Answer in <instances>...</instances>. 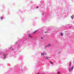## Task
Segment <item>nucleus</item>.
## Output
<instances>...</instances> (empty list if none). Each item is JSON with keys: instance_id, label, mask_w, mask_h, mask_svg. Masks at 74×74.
<instances>
[{"instance_id": "obj_1", "label": "nucleus", "mask_w": 74, "mask_h": 74, "mask_svg": "<svg viewBox=\"0 0 74 74\" xmlns=\"http://www.w3.org/2000/svg\"><path fill=\"white\" fill-rule=\"evenodd\" d=\"M6 56H7V54H4V56H3V59H5L6 58Z\"/></svg>"}, {"instance_id": "obj_2", "label": "nucleus", "mask_w": 74, "mask_h": 74, "mask_svg": "<svg viewBox=\"0 0 74 74\" xmlns=\"http://www.w3.org/2000/svg\"><path fill=\"white\" fill-rule=\"evenodd\" d=\"M51 46V44H49V45H47L46 46V47H50Z\"/></svg>"}, {"instance_id": "obj_3", "label": "nucleus", "mask_w": 74, "mask_h": 74, "mask_svg": "<svg viewBox=\"0 0 74 74\" xmlns=\"http://www.w3.org/2000/svg\"><path fill=\"white\" fill-rule=\"evenodd\" d=\"M73 68L74 67L73 66L72 67V68H71V71H72L73 70Z\"/></svg>"}, {"instance_id": "obj_4", "label": "nucleus", "mask_w": 74, "mask_h": 74, "mask_svg": "<svg viewBox=\"0 0 74 74\" xmlns=\"http://www.w3.org/2000/svg\"><path fill=\"white\" fill-rule=\"evenodd\" d=\"M45 58H46V59H48L49 58V57H45Z\"/></svg>"}, {"instance_id": "obj_5", "label": "nucleus", "mask_w": 74, "mask_h": 74, "mask_svg": "<svg viewBox=\"0 0 74 74\" xmlns=\"http://www.w3.org/2000/svg\"><path fill=\"white\" fill-rule=\"evenodd\" d=\"M38 31V30H37L35 31V32H33V33H34V34L35 33H36V32H37Z\"/></svg>"}, {"instance_id": "obj_6", "label": "nucleus", "mask_w": 74, "mask_h": 74, "mask_svg": "<svg viewBox=\"0 0 74 74\" xmlns=\"http://www.w3.org/2000/svg\"><path fill=\"white\" fill-rule=\"evenodd\" d=\"M50 63L52 65H53V63L51 61H50Z\"/></svg>"}, {"instance_id": "obj_7", "label": "nucleus", "mask_w": 74, "mask_h": 74, "mask_svg": "<svg viewBox=\"0 0 74 74\" xmlns=\"http://www.w3.org/2000/svg\"><path fill=\"white\" fill-rule=\"evenodd\" d=\"M74 16H73V15H72V16H71V18H72V19H73V17Z\"/></svg>"}, {"instance_id": "obj_8", "label": "nucleus", "mask_w": 74, "mask_h": 74, "mask_svg": "<svg viewBox=\"0 0 74 74\" xmlns=\"http://www.w3.org/2000/svg\"><path fill=\"white\" fill-rule=\"evenodd\" d=\"M29 37H32V36H31L30 35H29Z\"/></svg>"}, {"instance_id": "obj_9", "label": "nucleus", "mask_w": 74, "mask_h": 74, "mask_svg": "<svg viewBox=\"0 0 74 74\" xmlns=\"http://www.w3.org/2000/svg\"><path fill=\"white\" fill-rule=\"evenodd\" d=\"M63 34H62V33H61V36H63Z\"/></svg>"}, {"instance_id": "obj_10", "label": "nucleus", "mask_w": 74, "mask_h": 74, "mask_svg": "<svg viewBox=\"0 0 74 74\" xmlns=\"http://www.w3.org/2000/svg\"><path fill=\"white\" fill-rule=\"evenodd\" d=\"M71 62H70V63H69V65L71 66Z\"/></svg>"}, {"instance_id": "obj_11", "label": "nucleus", "mask_w": 74, "mask_h": 74, "mask_svg": "<svg viewBox=\"0 0 74 74\" xmlns=\"http://www.w3.org/2000/svg\"><path fill=\"white\" fill-rule=\"evenodd\" d=\"M44 54L43 53H41V55H44Z\"/></svg>"}, {"instance_id": "obj_12", "label": "nucleus", "mask_w": 74, "mask_h": 74, "mask_svg": "<svg viewBox=\"0 0 74 74\" xmlns=\"http://www.w3.org/2000/svg\"><path fill=\"white\" fill-rule=\"evenodd\" d=\"M60 74V72L59 71L58 72V74Z\"/></svg>"}, {"instance_id": "obj_13", "label": "nucleus", "mask_w": 74, "mask_h": 74, "mask_svg": "<svg viewBox=\"0 0 74 74\" xmlns=\"http://www.w3.org/2000/svg\"><path fill=\"white\" fill-rule=\"evenodd\" d=\"M3 17H1V19H3Z\"/></svg>"}, {"instance_id": "obj_14", "label": "nucleus", "mask_w": 74, "mask_h": 74, "mask_svg": "<svg viewBox=\"0 0 74 74\" xmlns=\"http://www.w3.org/2000/svg\"><path fill=\"white\" fill-rule=\"evenodd\" d=\"M41 39H43V37L41 38Z\"/></svg>"}, {"instance_id": "obj_15", "label": "nucleus", "mask_w": 74, "mask_h": 74, "mask_svg": "<svg viewBox=\"0 0 74 74\" xmlns=\"http://www.w3.org/2000/svg\"><path fill=\"white\" fill-rule=\"evenodd\" d=\"M38 8V6H37V8Z\"/></svg>"}, {"instance_id": "obj_16", "label": "nucleus", "mask_w": 74, "mask_h": 74, "mask_svg": "<svg viewBox=\"0 0 74 74\" xmlns=\"http://www.w3.org/2000/svg\"><path fill=\"white\" fill-rule=\"evenodd\" d=\"M37 74H39V73H37Z\"/></svg>"}, {"instance_id": "obj_17", "label": "nucleus", "mask_w": 74, "mask_h": 74, "mask_svg": "<svg viewBox=\"0 0 74 74\" xmlns=\"http://www.w3.org/2000/svg\"><path fill=\"white\" fill-rule=\"evenodd\" d=\"M12 48V47H10V48Z\"/></svg>"}, {"instance_id": "obj_18", "label": "nucleus", "mask_w": 74, "mask_h": 74, "mask_svg": "<svg viewBox=\"0 0 74 74\" xmlns=\"http://www.w3.org/2000/svg\"><path fill=\"white\" fill-rule=\"evenodd\" d=\"M13 49H13H13H12V50H13Z\"/></svg>"}, {"instance_id": "obj_19", "label": "nucleus", "mask_w": 74, "mask_h": 74, "mask_svg": "<svg viewBox=\"0 0 74 74\" xmlns=\"http://www.w3.org/2000/svg\"><path fill=\"white\" fill-rule=\"evenodd\" d=\"M45 33H47V32H45Z\"/></svg>"}, {"instance_id": "obj_20", "label": "nucleus", "mask_w": 74, "mask_h": 74, "mask_svg": "<svg viewBox=\"0 0 74 74\" xmlns=\"http://www.w3.org/2000/svg\"><path fill=\"white\" fill-rule=\"evenodd\" d=\"M69 71H70V70Z\"/></svg>"}]
</instances>
